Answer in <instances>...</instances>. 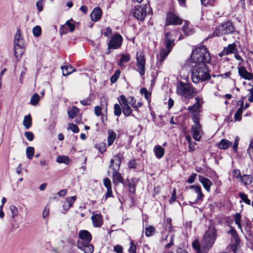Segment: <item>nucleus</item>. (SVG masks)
I'll return each instance as SVG.
<instances>
[{
  "label": "nucleus",
  "mask_w": 253,
  "mask_h": 253,
  "mask_svg": "<svg viewBox=\"0 0 253 253\" xmlns=\"http://www.w3.org/2000/svg\"><path fill=\"white\" fill-rule=\"evenodd\" d=\"M25 136L26 138L30 141H32L34 138V135L31 131H26L25 132Z\"/></svg>",
  "instance_id": "nucleus-53"
},
{
  "label": "nucleus",
  "mask_w": 253,
  "mask_h": 253,
  "mask_svg": "<svg viewBox=\"0 0 253 253\" xmlns=\"http://www.w3.org/2000/svg\"><path fill=\"white\" fill-rule=\"evenodd\" d=\"M196 102L192 106L188 108V111L192 114L193 121L199 120V115L201 112V104L200 103V99L198 97L196 98Z\"/></svg>",
  "instance_id": "nucleus-10"
},
{
  "label": "nucleus",
  "mask_w": 253,
  "mask_h": 253,
  "mask_svg": "<svg viewBox=\"0 0 253 253\" xmlns=\"http://www.w3.org/2000/svg\"><path fill=\"white\" fill-rule=\"evenodd\" d=\"M10 211L11 213V217L12 218H15L18 215V209L14 205H11L10 206Z\"/></svg>",
  "instance_id": "nucleus-45"
},
{
  "label": "nucleus",
  "mask_w": 253,
  "mask_h": 253,
  "mask_svg": "<svg viewBox=\"0 0 253 253\" xmlns=\"http://www.w3.org/2000/svg\"><path fill=\"white\" fill-rule=\"evenodd\" d=\"M201 4L205 6H213L215 3V0H208L207 2H205L206 0H200Z\"/></svg>",
  "instance_id": "nucleus-49"
},
{
  "label": "nucleus",
  "mask_w": 253,
  "mask_h": 253,
  "mask_svg": "<svg viewBox=\"0 0 253 253\" xmlns=\"http://www.w3.org/2000/svg\"><path fill=\"white\" fill-rule=\"evenodd\" d=\"M248 91H249V93L248 95V100L250 102H253V88H251L249 89Z\"/></svg>",
  "instance_id": "nucleus-58"
},
{
  "label": "nucleus",
  "mask_w": 253,
  "mask_h": 253,
  "mask_svg": "<svg viewBox=\"0 0 253 253\" xmlns=\"http://www.w3.org/2000/svg\"><path fill=\"white\" fill-rule=\"evenodd\" d=\"M40 96L38 94L36 93L34 94L30 100V103L32 105H36L38 104L39 101Z\"/></svg>",
  "instance_id": "nucleus-42"
},
{
  "label": "nucleus",
  "mask_w": 253,
  "mask_h": 253,
  "mask_svg": "<svg viewBox=\"0 0 253 253\" xmlns=\"http://www.w3.org/2000/svg\"><path fill=\"white\" fill-rule=\"evenodd\" d=\"M191 59L196 64L201 63L207 64L210 62L211 57L206 46L201 45L193 50Z\"/></svg>",
  "instance_id": "nucleus-3"
},
{
  "label": "nucleus",
  "mask_w": 253,
  "mask_h": 253,
  "mask_svg": "<svg viewBox=\"0 0 253 253\" xmlns=\"http://www.w3.org/2000/svg\"><path fill=\"white\" fill-rule=\"evenodd\" d=\"M241 180L245 185H250L253 181V177L251 175L244 174L241 178Z\"/></svg>",
  "instance_id": "nucleus-32"
},
{
  "label": "nucleus",
  "mask_w": 253,
  "mask_h": 253,
  "mask_svg": "<svg viewBox=\"0 0 253 253\" xmlns=\"http://www.w3.org/2000/svg\"><path fill=\"white\" fill-rule=\"evenodd\" d=\"M124 179L118 171H113V182L115 185L124 184Z\"/></svg>",
  "instance_id": "nucleus-23"
},
{
  "label": "nucleus",
  "mask_w": 253,
  "mask_h": 253,
  "mask_svg": "<svg viewBox=\"0 0 253 253\" xmlns=\"http://www.w3.org/2000/svg\"><path fill=\"white\" fill-rule=\"evenodd\" d=\"M211 78L208 65L204 63L195 64L192 72V80L194 83L204 82Z\"/></svg>",
  "instance_id": "nucleus-2"
},
{
  "label": "nucleus",
  "mask_w": 253,
  "mask_h": 253,
  "mask_svg": "<svg viewBox=\"0 0 253 253\" xmlns=\"http://www.w3.org/2000/svg\"><path fill=\"white\" fill-rule=\"evenodd\" d=\"M140 92L142 95H144L145 98L148 100L150 98L151 94L147 91L145 88H141Z\"/></svg>",
  "instance_id": "nucleus-48"
},
{
  "label": "nucleus",
  "mask_w": 253,
  "mask_h": 253,
  "mask_svg": "<svg viewBox=\"0 0 253 253\" xmlns=\"http://www.w3.org/2000/svg\"><path fill=\"white\" fill-rule=\"evenodd\" d=\"M123 158V155L119 153L114 156V159H112L110 160L109 167L112 169L113 171L119 170L122 162V159Z\"/></svg>",
  "instance_id": "nucleus-13"
},
{
  "label": "nucleus",
  "mask_w": 253,
  "mask_h": 253,
  "mask_svg": "<svg viewBox=\"0 0 253 253\" xmlns=\"http://www.w3.org/2000/svg\"><path fill=\"white\" fill-rule=\"evenodd\" d=\"M177 93L186 98H192L197 94V91L193 86L188 84L181 82L177 86Z\"/></svg>",
  "instance_id": "nucleus-5"
},
{
  "label": "nucleus",
  "mask_w": 253,
  "mask_h": 253,
  "mask_svg": "<svg viewBox=\"0 0 253 253\" xmlns=\"http://www.w3.org/2000/svg\"><path fill=\"white\" fill-rule=\"evenodd\" d=\"M133 17L141 21H144L147 14L146 8L140 5H136L131 10Z\"/></svg>",
  "instance_id": "nucleus-12"
},
{
  "label": "nucleus",
  "mask_w": 253,
  "mask_h": 253,
  "mask_svg": "<svg viewBox=\"0 0 253 253\" xmlns=\"http://www.w3.org/2000/svg\"><path fill=\"white\" fill-rule=\"evenodd\" d=\"M155 229L154 227L148 226L145 228V234L146 236L149 237L152 235L153 233L155 232Z\"/></svg>",
  "instance_id": "nucleus-41"
},
{
  "label": "nucleus",
  "mask_w": 253,
  "mask_h": 253,
  "mask_svg": "<svg viewBox=\"0 0 253 253\" xmlns=\"http://www.w3.org/2000/svg\"><path fill=\"white\" fill-rule=\"evenodd\" d=\"M34 148L33 147H28L26 149V156L28 159L31 160L33 158V157L34 155Z\"/></svg>",
  "instance_id": "nucleus-39"
},
{
  "label": "nucleus",
  "mask_w": 253,
  "mask_h": 253,
  "mask_svg": "<svg viewBox=\"0 0 253 253\" xmlns=\"http://www.w3.org/2000/svg\"><path fill=\"white\" fill-rule=\"evenodd\" d=\"M114 250L117 253H123V247L120 245H117L114 247Z\"/></svg>",
  "instance_id": "nucleus-64"
},
{
  "label": "nucleus",
  "mask_w": 253,
  "mask_h": 253,
  "mask_svg": "<svg viewBox=\"0 0 253 253\" xmlns=\"http://www.w3.org/2000/svg\"><path fill=\"white\" fill-rule=\"evenodd\" d=\"M136 246L131 242L130 247L128 249L129 253H136Z\"/></svg>",
  "instance_id": "nucleus-59"
},
{
  "label": "nucleus",
  "mask_w": 253,
  "mask_h": 253,
  "mask_svg": "<svg viewBox=\"0 0 253 253\" xmlns=\"http://www.w3.org/2000/svg\"><path fill=\"white\" fill-rule=\"evenodd\" d=\"M121 72L120 70H117L116 71L115 74L111 77L110 81L112 83H115L119 78Z\"/></svg>",
  "instance_id": "nucleus-47"
},
{
  "label": "nucleus",
  "mask_w": 253,
  "mask_h": 253,
  "mask_svg": "<svg viewBox=\"0 0 253 253\" xmlns=\"http://www.w3.org/2000/svg\"><path fill=\"white\" fill-rule=\"evenodd\" d=\"M227 233L231 235L237 244L240 242V239L238 234L234 228H231L230 230L227 232Z\"/></svg>",
  "instance_id": "nucleus-35"
},
{
  "label": "nucleus",
  "mask_w": 253,
  "mask_h": 253,
  "mask_svg": "<svg viewBox=\"0 0 253 253\" xmlns=\"http://www.w3.org/2000/svg\"><path fill=\"white\" fill-rule=\"evenodd\" d=\"M23 125L26 129H29L32 126V117L30 114L25 116Z\"/></svg>",
  "instance_id": "nucleus-30"
},
{
  "label": "nucleus",
  "mask_w": 253,
  "mask_h": 253,
  "mask_svg": "<svg viewBox=\"0 0 253 253\" xmlns=\"http://www.w3.org/2000/svg\"><path fill=\"white\" fill-rule=\"evenodd\" d=\"M155 155L158 159H161L164 155L165 149L161 146H156L154 149Z\"/></svg>",
  "instance_id": "nucleus-27"
},
{
  "label": "nucleus",
  "mask_w": 253,
  "mask_h": 253,
  "mask_svg": "<svg viewBox=\"0 0 253 253\" xmlns=\"http://www.w3.org/2000/svg\"><path fill=\"white\" fill-rule=\"evenodd\" d=\"M91 218L94 227H99L102 225V216L100 214H93Z\"/></svg>",
  "instance_id": "nucleus-24"
},
{
  "label": "nucleus",
  "mask_w": 253,
  "mask_h": 253,
  "mask_svg": "<svg viewBox=\"0 0 253 253\" xmlns=\"http://www.w3.org/2000/svg\"><path fill=\"white\" fill-rule=\"evenodd\" d=\"M239 196L242 200V201L247 205H251V201L248 198V196L244 193L240 192L239 194Z\"/></svg>",
  "instance_id": "nucleus-43"
},
{
  "label": "nucleus",
  "mask_w": 253,
  "mask_h": 253,
  "mask_svg": "<svg viewBox=\"0 0 253 253\" xmlns=\"http://www.w3.org/2000/svg\"><path fill=\"white\" fill-rule=\"evenodd\" d=\"M122 112L126 117H128L130 115L134 116V115L131 114L132 109L129 105L126 106H123Z\"/></svg>",
  "instance_id": "nucleus-36"
},
{
  "label": "nucleus",
  "mask_w": 253,
  "mask_h": 253,
  "mask_svg": "<svg viewBox=\"0 0 253 253\" xmlns=\"http://www.w3.org/2000/svg\"><path fill=\"white\" fill-rule=\"evenodd\" d=\"M122 113V109L118 104L114 105V115L116 116H120Z\"/></svg>",
  "instance_id": "nucleus-46"
},
{
  "label": "nucleus",
  "mask_w": 253,
  "mask_h": 253,
  "mask_svg": "<svg viewBox=\"0 0 253 253\" xmlns=\"http://www.w3.org/2000/svg\"><path fill=\"white\" fill-rule=\"evenodd\" d=\"M68 128L71 130L74 133H78L79 131L78 126L74 124H69Z\"/></svg>",
  "instance_id": "nucleus-50"
},
{
  "label": "nucleus",
  "mask_w": 253,
  "mask_h": 253,
  "mask_svg": "<svg viewBox=\"0 0 253 253\" xmlns=\"http://www.w3.org/2000/svg\"><path fill=\"white\" fill-rule=\"evenodd\" d=\"M243 105L244 103L242 102L241 104L240 107L237 110L236 112L235 113L234 118L235 121H240L242 119V114L243 111Z\"/></svg>",
  "instance_id": "nucleus-28"
},
{
  "label": "nucleus",
  "mask_w": 253,
  "mask_h": 253,
  "mask_svg": "<svg viewBox=\"0 0 253 253\" xmlns=\"http://www.w3.org/2000/svg\"><path fill=\"white\" fill-rule=\"evenodd\" d=\"M130 60V56L129 54H122V57L119 61V65L123 66L124 63H127Z\"/></svg>",
  "instance_id": "nucleus-34"
},
{
  "label": "nucleus",
  "mask_w": 253,
  "mask_h": 253,
  "mask_svg": "<svg viewBox=\"0 0 253 253\" xmlns=\"http://www.w3.org/2000/svg\"><path fill=\"white\" fill-rule=\"evenodd\" d=\"M103 183L107 189H112L111 182L108 178H105L103 179Z\"/></svg>",
  "instance_id": "nucleus-51"
},
{
  "label": "nucleus",
  "mask_w": 253,
  "mask_h": 253,
  "mask_svg": "<svg viewBox=\"0 0 253 253\" xmlns=\"http://www.w3.org/2000/svg\"><path fill=\"white\" fill-rule=\"evenodd\" d=\"M232 142L227 139H222L218 144V147L220 149L225 150L232 146Z\"/></svg>",
  "instance_id": "nucleus-25"
},
{
  "label": "nucleus",
  "mask_w": 253,
  "mask_h": 253,
  "mask_svg": "<svg viewBox=\"0 0 253 253\" xmlns=\"http://www.w3.org/2000/svg\"><path fill=\"white\" fill-rule=\"evenodd\" d=\"M123 40V37L120 34H115L108 43V50L120 48L122 44Z\"/></svg>",
  "instance_id": "nucleus-9"
},
{
  "label": "nucleus",
  "mask_w": 253,
  "mask_h": 253,
  "mask_svg": "<svg viewBox=\"0 0 253 253\" xmlns=\"http://www.w3.org/2000/svg\"><path fill=\"white\" fill-rule=\"evenodd\" d=\"M66 26H67L69 28V30L71 32H73L75 30V25L74 24L72 23L70 21L68 20L66 23Z\"/></svg>",
  "instance_id": "nucleus-56"
},
{
  "label": "nucleus",
  "mask_w": 253,
  "mask_h": 253,
  "mask_svg": "<svg viewBox=\"0 0 253 253\" xmlns=\"http://www.w3.org/2000/svg\"><path fill=\"white\" fill-rule=\"evenodd\" d=\"M237 50L236 44L235 43L229 44L227 47H225L223 48V50L219 54V55L222 57L230 54H234L235 52L237 51Z\"/></svg>",
  "instance_id": "nucleus-17"
},
{
  "label": "nucleus",
  "mask_w": 253,
  "mask_h": 253,
  "mask_svg": "<svg viewBox=\"0 0 253 253\" xmlns=\"http://www.w3.org/2000/svg\"><path fill=\"white\" fill-rule=\"evenodd\" d=\"M176 190L174 188L172 190V195L170 199H169V202L170 203H173L176 200Z\"/></svg>",
  "instance_id": "nucleus-57"
},
{
  "label": "nucleus",
  "mask_w": 253,
  "mask_h": 253,
  "mask_svg": "<svg viewBox=\"0 0 253 253\" xmlns=\"http://www.w3.org/2000/svg\"><path fill=\"white\" fill-rule=\"evenodd\" d=\"M102 15V10L100 7H95L90 14L91 19L94 22L99 20Z\"/></svg>",
  "instance_id": "nucleus-22"
},
{
  "label": "nucleus",
  "mask_w": 253,
  "mask_h": 253,
  "mask_svg": "<svg viewBox=\"0 0 253 253\" xmlns=\"http://www.w3.org/2000/svg\"><path fill=\"white\" fill-rule=\"evenodd\" d=\"M250 159L253 161V138L251 139L249 147L247 150Z\"/></svg>",
  "instance_id": "nucleus-40"
},
{
  "label": "nucleus",
  "mask_w": 253,
  "mask_h": 253,
  "mask_svg": "<svg viewBox=\"0 0 253 253\" xmlns=\"http://www.w3.org/2000/svg\"><path fill=\"white\" fill-rule=\"evenodd\" d=\"M79 237L85 244L89 243L92 239L91 234L85 230H82L79 231Z\"/></svg>",
  "instance_id": "nucleus-18"
},
{
  "label": "nucleus",
  "mask_w": 253,
  "mask_h": 253,
  "mask_svg": "<svg viewBox=\"0 0 253 253\" xmlns=\"http://www.w3.org/2000/svg\"><path fill=\"white\" fill-rule=\"evenodd\" d=\"M239 75L243 79L246 80H252L253 79V73L249 72L244 66L238 67Z\"/></svg>",
  "instance_id": "nucleus-16"
},
{
  "label": "nucleus",
  "mask_w": 253,
  "mask_h": 253,
  "mask_svg": "<svg viewBox=\"0 0 253 253\" xmlns=\"http://www.w3.org/2000/svg\"><path fill=\"white\" fill-rule=\"evenodd\" d=\"M235 28L232 22L227 20L219 25L214 31L213 35L214 36H220L223 35L230 34L233 33Z\"/></svg>",
  "instance_id": "nucleus-7"
},
{
  "label": "nucleus",
  "mask_w": 253,
  "mask_h": 253,
  "mask_svg": "<svg viewBox=\"0 0 253 253\" xmlns=\"http://www.w3.org/2000/svg\"><path fill=\"white\" fill-rule=\"evenodd\" d=\"M182 19L172 12L167 13L166 19V25H179L182 23Z\"/></svg>",
  "instance_id": "nucleus-11"
},
{
  "label": "nucleus",
  "mask_w": 253,
  "mask_h": 253,
  "mask_svg": "<svg viewBox=\"0 0 253 253\" xmlns=\"http://www.w3.org/2000/svg\"><path fill=\"white\" fill-rule=\"evenodd\" d=\"M234 219L235 220V224L237 225L239 229H242L241 220V214L240 213L237 212L234 216Z\"/></svg>",
  "instance_id": "nucleus-38"
},
{
  "label": "nucleus",
  "mask_w": 253,
  "mask_h": 253,
  "mask_svg": "<svg viewBox=\"0 0 253 253\" xmlns=\"http://www.w3.org/2000/svg\"><path fill=\"white\" fill-rule=\"evenodd\" d=\"M239 138L238 137H236L235 140L232 147L233 150L234 152L236 153L237 152V148L239 144Z\"/></svg>",
  "instance_id": "nucleus-54"
},
{
  "label": "nucleus",
  "mask_w": 253,
  "mask_h": 253,
  "mask_svg": "<svg viewBox=\"0 0 253 253\" xmlns=\"http://www.w3.org/2000/svg\"><path fill=\"white\" fill-rule=\"evenodd\" d=\"M108 134L109 135L107 138V143L108 145L110 146L113 144L114 140L116 138V133L113 130H109Z\"/></svg>",
  "instance_id": "nucleus-31"
},
{
  "label": "nucleus",
  "mask_w": 253,
  "mask_h": 253,
  "mask_svg": "<svg viewBox=\"0 0 253 253\" xmlns=\"http://www.w3.org/2000/svg\"><path fill=\"white\" fill-rule=\"evenodd\" d=\"M233 175L234 177L236 178H241L242 176L241 175V172L239 169H234L233 171Z\"/></svg>",
  "instance_id": "nucleus-62"
},
{
  "label": "nucleus",
  "mask_w": 253,
  "mask_h": 253,
  "mask_svg": "<svg viewBox=\"0 0 253 253\" xmlns=\"http://www.w3.org/2000/svg\"><path fill=\"white\" fill-rule=\"evenodd\" d=\"M77 246L78 248L83 251L84 253H92L93 251L94 247L92 245L88 244H84L82 241H79L77 242Z\"/></svg>",
  "instance_id": "nucleus-19"
},
{
  "label": "nucleus",
  "mask_w": 253,
  "mask_h": 253,
  "mask_svg": "<svg viewBox=\"0 0 253 253\" xmlns=\"http://www.w3.org/2000/svg\"><path fill=\"white\" fill-rule=\"evenodd\" d=\"M127 185L129 191L130 193L134 194L135 192L136 188V184L134 181V178H132L131 180H128Z\"/></svg>",
  "instance_id": "nucleus-33"
},
{
  "label": "nucleus",
  "mask_w": 253,
  "mask_h": 253,
  "mask_svg": "<svg viewBox=\"0 0 253 253\" xmlns=\"http://www.w3.org/2000/svg\"><path fill=\"white\" fill-rule=\"evenodd\" d=\"M216 237V230L213 226H210L206 232L201 243L196 240L192 243V246L198 253H206L213 246Z\"/></svg>",
  "instance_id": "nucleus-1"
},
{
  "label": "nucleus",
  "mask_w": 253,
  "mask_h": 253,
  "mask_svg": "<svg viewBox=\"0 0 253 253\" xmlns=\"http://www.w3.org/2000/svg\"><path fill=\"white\" fill-rule=\"evenodd\" d=\"M197 174L192 173L187 179V182L189 183H193L195 181Z\"/></svg>",
  "instance_id": "nucleus-60"
},
{
  "label": "nucleus",
  "mask_w": 253,
  "mask_h": 253,
  "mask_svg": "<svg viewBox=\"0 0 253 253\" xmlns=\"http://www.w3.org/2000/svg\"><path fill=\"white\" fill-rule=\"evenodd\" d=\"M61 68L62 70V74L64 76H68L74 71V68L69 64H66Z\"/></svg>",
  "instance_id": "nucleus-26"
},
{
  "label": "nucleus",
  "mask_w": 253,
  "mask_h": 253,
  "mask_svg": "<svg viewBox=\"0 0 253 253\" xmlns=\"http://www.w3.org/2000/svg\"><path fill=\"white\" fill-rule=\"evenodd\" d=\"M122 101V105L123 106H128V100L124 95H121L120 97L119 101Z\"/></svg>",
  "instance_id": "nucleus-52"
},
{
  "label": "nucleus",
  "mask_w": 253,
  "mask_h": 253,
  "mask_svg": "<svg viewBox=\"0 0 253 253\" xmlns=\"http://www.w3.org/2000/svg\"><path fill=\"white\" fill-rule=\"evenodd\" d=\"M44 0H40L37 2L36 6L39 11H42L43 9V3Z\"/></svg>",
  "instance_id": "nucleus-55"
},
{
  "label": "nucleus",
  "mask_w": 253,
  "mask_h": 253,
  "mask_svg": "<svg viewBox=\"0 0 253 253\" xmlns=\"http://www.w3.org/2000/svg\"><path fill=\"white\" fill-rule=\"evenodd\" d=\"M199 181L202 184L206 191L210 192L211 191V186L212 185L211 181L209 178L200 175H199Z\"/></svg>",
  "instance_id": "nucleus-20"
},
{
  "label": "nucleus",
  "mask_w": 253,
  "mask_h": 253,
  "mask_svg": "<svg viewBox=\"0 0 253 253\" xmlns=\"http://www.w3.org/2000/svg\"><path fill=\"white\" fill-rule=\"evenodd\" d=\"M56 162L59 164L64 163L68 164L70 162V159L67 156H59L57 157Z\"/></svg>",
  "instance_id": "nucleus-37"
},
{
  "label": "nucleus",
  "mask_w": 253,
  "mask_h": 253,
  "mask_svg": "<svg viewBox=\"0 0 253 253\" xmlns=\"http://www.w3.org/2000/svg\"><path fill=\"white\" fill-rule=\"evenodd\" d=\"M14 53L17 60L18 61L22 56L25 51L24 40L21 37L20 30H17L14 36Z\"/></svg>",
  "instance_id": "nucleus-6"
},
{
  "label": "nucleus",
  "mask_w": 253,
  "mask_h": 253,
  "mask_svg": "<svg viewBox=\"0 0 253 253\" xmlns=\"http://www.w3.org/2000/svg\"><path fill=\"white\" fill-rule=\"evenodd\" d=\"M136 71L139 73L141 78L144 79L145 73V58L142 52L136 53Z\"/></svg>",
  "instance_id": "nucleus-8"
},
{
  "label": "nucleus",
  "mask_w": 253,
  "mask_h": 253,
  "mask_svg": "<svg viewBox=\"0 0 253 253\" xmlns=\"http://www.w3.org/2000/svg\"><path fill=\"white\" fill-rule=\"evenodd\" d=\"M33 33L34 36L38 37L41 36L42 29L40 26H36L33 29Z\"/></svg>",
  "instance_id": "nucleus-44"
},
{
  "label": "nucleus",
  "mask_w": 253,
  "mask_h": 253,
  "mask_svg": "<svg viewBox=\"0 0 253 253\" xmlns=\"http://www.w3.org/2000/svg\"><path fill=\"white\" fill-rule=\"evenodd\" d=\"M76 200V196H72L66 199V201L63 202L62 207L65 212L73 206V204Z\"/></svg>",
  "instance_id": "nucleus-21"
},
{
  "label": "nucleus",
  "mask_w": 253,
  "mask_h": 253,
  "mask_svg": "<svg viewBox=\"0 0 253 253\" xmlns=\"http://www.w3.org/2000/svg\"><path fill=\"white\" fill-rule=\"evenodd\" d=\"M174 41L175 39L171 32H168L165 33L163 42L167 49H162L160 51V58L161 61H163L171 51L173 47L175 45Z\"/></svg>",
  "instance_id": "nucleus-4"
},
{
  "label": "nucleus",
  "mask_w": 253,
  "mask_h": 253,
  "mask_svg": "<svg viewBox=\"0 0 253 253\" xmlns=\"http://www.w3.org/2000/svg\"><path fill=\"white\" fill-rule=\"evenodd\" d=\"M190 188L193 189L195 192L197 194V197L194 202H189L190 205H192V204H198L202 202L204 197V194L202 192L201 187L200 186L190 185Z\"/></svg>",
  "instance_id": "nucleus-15"
},
{
  "label": "nucleus",
  "mask_w": 253,
  "mask_h": 253,
  "mask_svg": "<svg viewBox=\"0 0 253 253\" xmlns=\"http://www.w3.org/2000/svg\"><path fill=\"white\" fill-rule=\"evenodd\" d=\"M79 113V109L76 106H73L72 108L68 111L69 117L73 119L76 117Z\"/></svg>",
  "instance_id": "nucleus-29"
},
{
  "label": "nucleus",
  "mask_w": 253,
  "mask_h": 253,
  "mask_svg": "<svg viewBox=\"0 0 253 253\" xmlns=\"http://www.w3.org/2000/svg\"><path fill=\"white\" fill-rule=\"evenodd\" d=\"M104 35L107 37L110 38L112 35V29L110 27H107L106 29V32L104 33Z\"/></svg>",
  "instance_id": "nucleus-61"
},
{
  "label": "nucleus",
  "mask_w": 253,
  "mask_h": 253,
  "mask_svg": "<svg viewBox=\"0 0 253 253\" xmlns=\"http://www.w3.org/2000/svg\"><path fill=\"white\" fill-rule=\"evenodd\" d=\"M194 125L192 126L191 132L193 137L196 141H199L201 139V132L202 131L201 126L199 120L193 121Z\"/></svg>",
  "instance_id": "nucleus-14"
},
{
  "label": "nucleus",
  "mask_w": 253,
  "mask_h": 253,
  "mask_svg": "<svg viewBox=\"0 0 253 253\" xmlns=\"http://www.w3.org/2000/svg\"><path fill=\"white\" fill-rule=\"evenodd\" d=\"M94 112L97 116H100L101 115V108L98 106H95L94 108Z\"/></svg>",
  "instance_id": "nucleus-63"
}]
</instances>
